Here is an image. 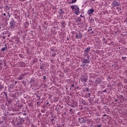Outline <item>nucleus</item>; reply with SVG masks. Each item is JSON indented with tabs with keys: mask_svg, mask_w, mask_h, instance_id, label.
<instances>
[{
	"mask_svg": "<svg viewBox=\"0 0 127 127\" xmlns=\"http://www.w3.org/2000/svg\"><path fill=\"white\" fill-rule=\"evenodd\" d=\"M52 52H53L52 57H55L56 56V53H55V51L52 50Z\"/></svg>",
	"mask_w": 127,
	"mask_h": 127,
	"instance_id": "11",
	"label": "nucleus"
},
{
	"mask_svg": "<svg viewBox=\"0 0 127 127\" xmlns=\"http://www.w3.org/2000/svg\"><path fill=\"white\" fill-rule=\"evenodd\" d=\"M113 4L114 6L116 7V6H120V5H121V3L117 0H114Z\"/></svg>",
	"mask_w": 127,
	"mask_h": 127,
	"instance_id": "4",
	"label": "nucleus"
},
{
	"mask_svg": "<svg viewBox=\"0 0 127 127\" xmlns=\"http://www.w3.org/2000/svg\"><path fill=\"white\" fill-rule=\"evenodd\" d=\"M3 85H1L0 83V89H3Z\"/></svg>",
	"mask_w": 127,
	"mask_h": 127,
	"instance_id": "24",
	"label": "nucleus"
},
{
	"mask_svg": "<svg viewBox=\"0 0 127 127\" xmlns=\"http://www.w3.org/2000/svg\"><path fill=\"white\" fill-rule=\"evenodd\" d=\"M5 7L7 8V9H9V10L10 9V7H8L7 5H6Z\"/></svg>",
	"mask_w": 127,
	"mask_h": 127,
	"instance_id": "29",
	"label": "nucleus"
},
{
	"mask_svg": "<svg viewBox=\"0 0 127 127\" xmlns=\"http://www.w3.org/2000/svg\"><path fill=\"white\" fill-rule=\"evenodd\" d=\"M29 107H32V103H29L28 104Z\"/></svg>",
	"mask_w": 127,
	"mask_h": 127,
	"instance_id": "34",
	"label": "nucleus"
},
{
	"mask_svg": "<svg viewBox=\"0 0 127 127\" xmlns=\"http://www.w3.org/2000/svg\"><path fill=\"white\" fill-rule=\"evenodd\" d=\"M83 37V35L82 33L80 32V31H78L77 33H76V36L75 38L77 39H81Z\"/></svg>",
	"mask_w": 127,
	"mask_h": 127,
	"instance_id": "2",
	"label": "nucleus"
},
{
	"mask_svg": "<svg viewBox=\"0 0 127 127\" xmlns=\"http://www.w3.org/2000/svg\"><path fill=\"white\" fill-rule=\"evenodd\" d=\"M7 49H8L7 46H6V44H5L4 47L1 48V51H3V52L6 51Z\"/></svg>",
	"mask_w": 127,
	"mask_h": 127,
	"instance_id": "8",
	"label": "nucleus"
},
{
	"mask_svg": "<svg viewBox=\"0 0 127 127\" xmlns=\"http://www.w3.org/2000/svg\"><path fill=\"white\" fill-rule=\"evenodd\" d=\"M23 77L22 76L20 75V76L18 78V80H22Z\"/></svg>",
	"mask_w": 127,
	"mask_h": 127,
	"instance_id": "21",
	"label": "nucleus"
},
{
	"mask_svg": "<svg viewBox=\"0 0 127 127\" xmlns=\"http://www.w3.org/2000/svg\"><path fill=\"white\" fill-rule=\"evenodd\" d=\"M18 106L19 109H21V108H22V105H20L19 104H18Z\"/></svg>",
	"mask_w": 127,
	"mask_h": 127,
	"instance_id": "22",
	"label": "nucleus"
},
{
	"mask_svg": "<svg viewBox=\"0 0 127 127\" xmlns=\"http://www.w3.org/2000/svg\"><path fill=\"white\" fill-rule=\"evenodd\" d=\"M90 22H94V19H91L90 20Z\"/></svg>",
	"mask_w": 127,
	"mask_h": 127,
	"instance_id": "32",
	"label": "nucleus"
},
{
	"mask_svg": "<svg viewBox=\"0 0 127 127\" xmlns=\"http://www.w3.org/2000/svg\"><path fill=\"white\" fill-rule=\"evenodd\" d=\"M31 127H35L34 125L32 124V125H31Z\"/></svg>",
	"mask_w": 127,
	"mask_h": 127,
	"instance_id": "43",
	"label": "nucleus"
},
{
	"mask_svg": "<svg viewBox=\"0 0 127 127\" xmlns=\"http://www.w3.org/2000/svg\"><path fill=\"white\" fill-rule=\"evenodd\" d=\"M89 99L91 101H93V100L95 99V95H92L90 97H89Z\"/></svg>",
	"mask_w": 127,
	"mask_h": 127,
	"instance_id": "14",
	"label": "nucleus"
},
{
	"mask_svg": "<svg viewBox=\"0 0 127 127\" xmlns=\"http://www.w3.org/2000/svg\"><path fill=\"white\" fill-rule=\"evenodd\" d=\"M74 7H75V5H71L70 6V8H72V10L74 9Z\"/></svg>",
	"mask_w": 127,
	"mask_h": 127,
	"instance_id": "28",
	"label": "nucleus"
},
{
	"mask_svg": "<svg viewBox=\"0 0 127 127\" xmlns=\"http://www.w3.org/2000/svg\"><path fill=\"white\" fill-rule=\"evenodd\" d=\"M78 121L80 122V124H84V123H86V119L84 118H79Z\"/></svg>",
	"mask_w": 127,
	"mask_h": 127,
	"instance_id": "5",
	"label": "nucleus"
},
{
	"mask_svg": "<svg viewBox=\"0 0 127 127\" xmlns=\"http://www.w3.org/2000/svg\"><path fill=\"white\" fill-rule=\"evenodd\" d=\"M61 24H62L63 27H65L66 26V24H65V22H62Z\"/></svg>",
	"mask_w": 127,
	"mask_h": 127,
	"instance_id": "16",
	"label": "nucleus"
},
{
	"mask_svg": "<svg viewBox=\"0 0 127 127\" xmlns=\"http://www.w3.org/2000/svg\"><path fill=\"white\" fill-rule=\"evenodd\" d=\"M76 89H78V87H75L74 88V90H76Z\"/></svg>",
	"mask_w": 127,
	"mask_h": 127,
	"instance_id": "48",
	"label": "nucleus"
},
{
	"mask_svg": "<svg viewBox=\"0 0 127 127\" xmlns=\"http://www.w3.org/2000/svg\"><path fill=\"white\" fill-rule=\"evenodd\" d=\"M4 96H5L6 98H7V94H6V92H4Z\"/></svg>",
	"mask_w": 127,
	"mask_h": 127,
	"instance_id": "30",
	"label": "nucleus"
},
{
	"mask_svg": "<svg viewBox=\"0 0 127 127\" xmlns=\"http://www.w3.org/2000/svg\"><path fill=\"white\" fill-rule=\"evenodd\" d=\"M10 27L11 28H13L15 27V22H14V20L11 21V22L10 23Z\"/></svg>",
	"mask_w": 127,
	"mask_h": 127,
	"instance_id": "6",
	"label": "nucleus"
},
{
	"mask_svg": "<svg viewBox=\"0 0 127 127\" xmlns=\"http://www.w3.org/2000/svg\"><path fill=\"white\" fill-rule=\"evenodd\" d=\"M21 76L22 77V76H24V74L21 75Z\"/></svg>",
	"mask_w": 127,
	"mask_h": 127,
	"instance_id": "62",
	"label": "nucleus"
},
{
	"mask_svg": "<svg viewBox=\"0 0 127 127\" xmlns=\"http://www.w3.org/2000/svg\"><path fill=\"white\" fill-rule=\"evenodd\" d=\"M86 91H87V93H89V88H86Z\"/></svg>",
	"mask_w": 127,
	"mask_h": 127,
	"instance_id": "38",
	"label": "nucleus"
},
{
	"mask_svg": "<svg viewBox=\"0 0 127 127\" xmlns=\"http://www.w3.org/2000/svg\"><path fill=\"white\" fill-rule=\"evenodd\" d=\"M7 14H8V15H10L9 14V12H7Z\"/></svg>",
	"mask_w": 127,
	"mask_h": 127,
	"instance_id": "58",
	"label": "nucleus"
},
{
	"mask_svg": "<svg viewBox=\"0 0 127 127\" xmlns=\"http://www.w3.org/2000/svg\"><path fill=\"white\" fill-rule=\"evenodd\" d=\"M81 18H78L77 19L76 21L80 22V21H81Z\"/></svg>",
	"mask_w": 127,
	"mask_h": 127,
	"instance_id": "27",
	"label": "nucleus"
},
{
	"mask_svg": "<svg viewBox=\"0 0 127 127\" xmlns=\"http://www.w3.org/2000/svg\"><path fill=\"white\" fill-rule=\"evenodd\" d=\"M91 47L89 46L84 50V52H86L85 54H88L89 52H90V50H91Z\"/></svg>",
	"mask_w": 127,
	"mask_h": 127,
	"instance_id": "7",
	"label": "nucleus"
},
{
	"mask_svg": "<svg viewBox=\"0 0 127 127\" xmlns=\"http://www.w3.org/2000/svg\"><path fill=\"white\" fill-rule=\"evenodd\" d=\"M93 33H94V31H92L91 32V34H93Z\"/></svg>",
	"mask_w": 127,
	"mask_h": 127,
	"instance_id": "51",
	"label": "nucleus"
},
{
	"mask_svg": "<svg viewBox=\"0 0 127 127\" xmlns=\"http://www.w3.org/2000/svg\"><path fill=\"white\" fill-rule=\"evenodd\" d=\"M119 98L121 100H122V101H123V102L125 101V97L123 96V95H120Z\"/></svg>",
	"mask_w": 127,
	"mask_h": 127,
	"instance_id": "12",
	"label": "nucleus"
},
{
	"mask_svg": "<svg viewBox=\"0 0 127 127\" xmlns=\"http://www.w3.org/2000/svg\"><path fill=\"white\" fill-rule=\"evenodd\" d=\"M102 92L104 93H107V90L105 89L104 90H103Z\"/></svg>",
	"mask_w": 127,
	"mask_h": 127,
	"instance_id": "39",
	"label": "nucleus"
},
{
	"mask_svg": "<svg viewBox=\"0 0 127 127\" xmlns=\"http://www.w3.org/2000/svg\"><path fill=\"white\" fill-rule=\"evenodd\" d=\"M71 88H70V90H72V89H73V88H75V85L74 84H71Z\"/></svg>",
	"mask_w": 127,
	"mask_h": 127,
	"instance_id": "19",
	"label": "nucleus"
},
{
	"mask_svg": "<svg viewBox=\"0 0 127 127\" xmlns=\"http://www.w3.org/2000/svg\"><path fill=\"white\" fill-rule=\"evenodd\" d=\"M64 116H67V114L66 113V112L64 113Z\"/></svg>",
	"mask_w": 127,
	"mask_h": 127,
	"instance_id": "45",
	"label": "nucleus"
},
{
	"mask_svg": "<svg viewBox=\"0 0 127 127\" xmlns=\"http://www.w3.org/2000/svg\"><path fill=\"white\" fill-rule=\"evenodd\" d=\"M82 103L83 105H84V106H86V105H87V102H86V100H83L82 101Z\"/></svg>",
	"mask_w": 127,
	"mask_h": 127,
	"instance_id": "15",
	"label": "nucleus"
},
{
	"mask_svg": "<svg viewBox=\"0 0 127 127\" xmlns=\"http://www.w3.org/2000/svg\"><path fill=\"white\" fill-rule=\"evenodd\" d=\"M48 105H49V102H48V103L46 104V106H48Z\"/></svg>",
	"mask_w": 127,
	"mask_h": 127,
	"instance_id": "47",
	"label": "nucleus"
},
{
	"mask_svg": "<svg viewBox=\"0 0 127 127\" xmlns=\"http://www.w3.org/2000/svg\"><path fill=\"white\" fill-rule=\"evenodd\" d=\"M84 56H86V59H84V60L82 61L83 64L90 63V56H89V54H85Z\"/></svg>",
	"mask_w": 127,
	"mask_h": 127,
	"instance_id": "1",
	"label": "nucleus"
},
{
	"mask_svg": "<svg viewBox=\"0 0 127 127\" xmlns=\"http://www.w3.org/2000/svg\"><path fill=\"white\" fill-rule=\"evenodd\" d=\"M43 79H46V76H43Z\"/></svg>",
	"mask_w": 127,
	"mask_h": 127,
	"instance_id": "46",
	"label": "nucleus"
},
{
	"mask_svg": "<svg viewBox=\"0 0 127 127\" xmlns=\"http://www.w3.org/2000/svg\"><path fill=\"white\" fill-rule=\"evenodd\" d=\"M102 127V125H98V126H97V127Z\"/></svg>",
	"mask_w": 127,
	"mask_h": 127,
	"instance_id": "40",
	"label": "nucleus"
},
{
	"mask_svg": "<svg viewBox=\"0 0 127 127\" xmlns=\"http://www.w3.org/2000/svg\"><path fill=\"white\" fill-rule=\"evenodd\" d=\"M39 100H40V97H39V98H38V101H39Z\"/></svg>",
	"mask_w": 127,
	"mask_h": 127,
	"instance_id": "53",
	"label": "nucleus"
},
{
	"mask_svg": "<svg viewBox=\"0 0 127 127\" xmlns=\"http://www.w3.org/2000/svg\"><path fill=\"white\" fill-rule=\"evenodd\" d=\"M53 121H54V119H52L51 120V122H53Z\"/></svg>",
	"mask_w": 127,
	"mask_h": 127,
	"instance_id": "44",
	"label": "nucleus"
},
{
	"mask_svg": "<svg viewBox=\"0 0 127 127\" xmlns=\"http://www.w3.org/2000/svg\"><path fill=\"white\" fill-rule=\"evenodd\" d=\"M103 117H107V115L106 114H105L103 116Z\"/></svg>",
	"mask_w": 127,
	"mask_h": 127,
	"instance_id": "49",
	"label": "nucleus"
},
{
	"mask_svg": "<svg viewBox=\"0 0 127 127\" xmlns=\"http://www.w3.org/2000/svg\"><path fill=\"white\" fill-rule=\"evenodd\" d=\"M95 82H97V83H98V84H100V80H99V81H98V80H95Z\"/></svg>",
	"mask_w": 127,
	"mask_h": 127,
	"instance_id": "37",
	"label": "nucleus"
},
{
	"mask_svg": "<svg viewBox=\"0 0 127 127\" xmlns=\"http://www.w3.org/2000/svg\"><path fill=\"white\" fill-rule=\"evenodd\" d=\"M94 9L91 8V9H89L88 10L87 13L88 15H91L93 12H94Z\"/></svg>",
	"mask_w": 127,
	"mask_h": 127,
	"instance_id": "9",
	"label": "nucleus"
},
{
	"mask_svg": "<svg viewBox=\"0 0 127 127\" xmlns=\"http://www.w3.org/2000/svg\"><path fill=\"white\" fill-rule=\"evenodd\" d=\"M17 81H15V84H17Z\"/></svg>",
	"mask_w": 127,
	"mask_h": 127,
	"instance_id": "55",
	"label": "nucleus"
},
{
	"mask_svg": "<svg viewBox=\"0 0 127 127\" xmlns=\"http://www.w3.org/2000/svg\"><path fill=\"white\" fill-rule=\"evenodd\" d=\"M87 96H88V98H90L91 97V94L90 93H88Z\"/></svg>",
	"mask_w": 127,
	"mask_h": 127,
	"instance_id": "25",
	"label": "nucleus"
},
{
	"mask_svg": "<svg viewBox=\"0 0 127 127\" xmlns=\"http://www.w3.org/2000/svg\"><path fill=\"white\" fill-rule=\"evenodd\" d=\"M3 14L4 16H5V15H6V14L5 13H3Z\"/></svg>",
	"mask_w": 127,
	"mask_h": 127,
	"instance_id": "50",
	"label": "nucleus"
},
{
	"mask_svg": "<svg viewBox=\"0 0 127 127\" xmlns=\"http://www.w3.org/2000/svg\"><path fill=\"white\" fill-rule=\"evenodd\" d=\"M90 127H92V126H90Z\"/></svg>",
	"mask_w": 127,
	"mask_h": 127,
	"instance_id": "64",
	"label": "nucleus"
},
{
	"mask_svg": "<svg viewBox=\"0 0 127 127\" xmlns=\"http://www.w3.org/2000/svg\"><path fill=\"white\" fill-rule=\"evenodd\" d=\"M125 89H127V85L124 86Z\"/></svg>",
	"mask_w": 127,
	"mask_h": 127,
	"instance_id": "41",
	"label": "nucleus"
},
{
	"mask_svg": "<svg viewBox=\"0 0 127 127\" xmlns=\"http://www.w3.org/2000/svg\"><path fill=\"white\" fill-rule=\"evenodd\" d=\"M115 102H118V99L115 100Z\"/></svg>",
	"mask_w": 127,
	"mask_h": 127,
	"instance_id": "57",
	"label": "nucleus"
},
{
	"mask_svg": "<svg viewBox=\"0 0 127 127\" xmlns=\"http://www.w3.org/2000/svg\"><path fill=\"white\" fill-rule=\"evenodd\" d=\"M74 12L76 15H79L80 14V9H76L74 10Z\"/></svg>",
	"mask_w": 127,
	"mask_h": 127,
	"instance_id": "10",
	"label": "nucleus"
},
{
	"mask_svg": "<svg viewBox=\"0 0 127 127\" xmlns=\"http://www.w3.org/2000/svg\"><path fill=\"white\" fill-rule=\"evenodd\" d=\"M7 18H5V20L7 21L9 20V18L10 17V15H8V16H6Z\"/></svg>",
	"mask_w": 127,
	"mask_h": 127,
	"instance_id": "17",
	"label": "nucleus"
},
{
	"mask_svg": "<svg viewBox=\"0 0 127 127\" xmlns=\"http://www.w3.org/2000/svg\"><path fill=\"white\" fill-rule=\"evenodd\" d=\"M69 112H70L71 113H72V114H73L74 113V110H73L72 109H70Z\"/></svg>",
	"mask_w": 127,
	"mask_h": 127,
	"instance_id": "26",
	"label": "nucleus"
},
{
	"mask_svg": "<svg viewBox=\"0 0 127 127\" xmlns=\"http://www.w3.org/2000/svg\"><path fill=\"white\" fill-rule=\"evenodd\" d=\"M92 30H93V29L90 28V29H88V32H90V31H92Z\"/></svg>",
	"mask_w": 127,
	"mask_h": 127,
	"instance_id": "35",
	"label": "nucleus"
},
{
	"mask_svg": "<svg viewBox=\"0 0 127 127\" xmlns=\"http://www.w3.org/2000/svg\"><path fill=\"white\" fill-rule=\"evenodd\" d=\"M79 7L78 6V5H75V6H74V10H75V9H79Z\"/></svg>",
	"mask_w": 127,
	"mask_h": 127,
	"instance_id": "20",
	"label": "nucleus"
},
{
	"mask_svg": "<svg viewBox=\"0 0 127 127\" xmlns=\"http://www.w3.org/2000/svg\"><path fill=\"white\" fill-rule=\"evenodd\" d=\"M117 9H119V10H122V8H121L117 7Z\"/></svg>",
	"mask_w": 127,
	"mask_h": 127,
	"instance_id": "42",
	"label": "nucleus"
},
{
	"mask_svg": "<svg viewBox=\"0 0 127 127\" xmlns=\"http://www.w3.org/2000/svg\"><path fill=\"white\" fill-rule=\"evenodd\" d=\"M2 38H3V39H4L5 38V37L3 36Z\"/></svg>",
	"mask_w": 127,
	"mask_h": 127,
	"instance_id": "56",
	"label": "nucleus"
},
{
	"mask_svg": "<svg viewBox=\"0 0 127 127\" xmlns=\"http://www.w3.org/2000/svg\"><path fill=\"white\" fill-rule=\"evenodd\" d=\"M76 1H77V0H72L71 2H69V3L71 4V3H74L76 2Z\"/></svg>",
	"mask_w": 127,
	"mask_h": 127,
	"instance_id": "18",
	"label": "nucleus"
},
{
	"mask_svg": "<svg viewBox=\"0 0 127 127\" xmlns=\"http://www.w3.org/2000/svg\"><path fill=\"white\" fill-rule=\"evenodd\" d=\"M37 106H38V107H39V106H40V102L38 101V102H37Z\"/></svg>",
	"mask_w": 127,
	"mask_h": 127,
	"instance_id": "23",
	"label": "nucleus"
},
{
	"mask_svg": "<svg viewBox=\"0 0 127 127\" xmlns=\"http://www.w3.org/2000/svg\"><path fill=\"white\" fill-rule=\"evenodd\" d=\"M80 16L81 17H83V16L82 15H80Z\"/></svg>",
	"mask_w": 127,
	"mask_h": 127,
	"instance_id": "59",
	"label": "nucleus"
},
{
	"mask_svg": "<svg viewBox=\"0 0 127 127\" xmlns=\"http://www.w3.org/2000/svg\"><path fill=\"white\" fill-rule=\"evenodd\" d=\"M23 115H24V116H26V113H24V114H23Z\"/></svg>",
	"mask_w": 127,
	"mask_h": 127,
	"instance_id": "52",
	"label": "nucleus"
},
{
	"mask_svg": "<svg viewBox=\"0 0 127 127\" xmlns=\"http://www.w3.org/2000/svg\"><path fill=\"white\" fill-rule=\"evenodd\" d=\"M19 56L20 57V58H22V54H19Z\"/></svg>",
	"mask_w": 127,
	"mask_h": 127,
	"instance_id": "33",
	"label": "nucleus"
},
{
	"mask_svg": "<svg viewBox=\"0 0 127 127\" xmlns=\"http://www.w3.org/2000/svg\"><path fill=\"white\" fill-rule=\"evenodd\" d=\"M81 82H87L88 81V75H83L81 77Z\"/></svg>",
	"mask_w": 127,
	"mask_h": 127,
	"instance_id": "3",
	"label": "nucleus"
},
{
	"mask_svg": "<svg viewBox=\"0 0 127 127\" xmlns=\"http://www.w3.org/2000/svg\"><path fill=\"white\" fill-rule=\"evenodd\" d=\"M37 97L38 98H40V97L39 96H38V95H37Z\"/></svg>",
	"mask_w": 127,
	"mask_h": 127,
	"instance_id": "60",
	"label": "nucleus"
},
{
	"mask_svg": "<svg viewBox=\"0 0 127 127\" xmlns=\"http://www.w3.org/2000/svg\"><path fill=\"white\" fill-rule=\"evenodd\" d=\"M59 13L60 14H64V10H63L62 9H60Z\"/></svg>",
	"mask_w": 127,
	"mask_h": 127,
	"instance_id": "13",
	"label": "nucleus"
},
{
	"mask_svg": "<svg viewBox=\"0 0 127 127\" xmlns=\"http://www.w3.org/2000/svg\"><path fill=\"white\" fill-rule=\"evenodd\" d=\"M67 40H69V38H67Z\"/></svg>",
	"mask_w": 127,
	"mask_h": 127,
	"instance_id": "61",
	"label": "nucleus"
},
{
	"mask_svg": "<svg viewBox=\"0 0 127 127\" xmlns=\"http://www.w3.org/2000/svg\"><path fill=\"white\" fill-rule=\"evenodd\" d=\"M40 69H41V70H43V69H44L43 66H42V65H40Z\"/></svg>",
	"mask_w": 127,
	"mask_h": 127,
	"instance_id": "31",
	"label": "nucleus"
},
{
	"mask_svg": "<svg viewBox=\"0 0 127 127\" xmlns=\"http://www.w3.org/2000/svg\"><path fill=\"white\" fill-rule=\"evenodd\" d=\"M71 108H75V107L73 105H71Z\"/></svg>",
	"mask_w": 127,
	"mask_h": 127,
	"instance_id": "54",
	"label": "nucleus"
},
{
	"mask_svg": "<svg viewBox=\"0 0 127 127\" xmlns=\"http://www.w3.org/2000/svg\"><path fill=\"white\" fill-rule=\"evenodd\" d=\"M8 36H10V35H8Z\"/></svg>",
	"mask_w": 127,
	"mask_h": 127,
	"instance_id": "63",
	"label": "nucleus"
},
{
	"mask_svg": "<svg viewBox=\"0 0 127 127\" xmlns=\"http://www.w3.org/2000/svg\"><path fill=\"white\" fill-rule=\"evenodd\" d=\"M126 59H127V57H122L123 60H125Z\"/></svg>",
	"mask_w": 127,
	"mask_h": 127,
	"instance_id": "36",
	"label": "nucleus"
}]
</instances>
